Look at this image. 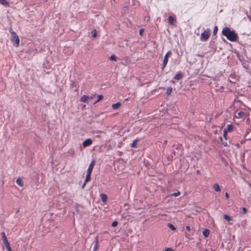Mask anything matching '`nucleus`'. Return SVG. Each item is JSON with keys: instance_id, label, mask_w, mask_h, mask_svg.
I'll list each match as a JSON object with an SVG mask.
<instances>
[{"instance_id": "1", "label": "nucleus", "mask_w": 251, "mask_h": 251, "mask_svg": "<svg viewBox=\"0 0 251 251\" xmlns=\"http://www.w3.org/2000/svg\"><path fill=\"white\" fill-rule=\"evenodd\" d=\"M222 34L223 36L226 37L227 40L231 42L236 41L238 38L237 34L234 30H231L227 26L223 28Z\"/></svg>"}, {"instance_id": "2", "label": "nucleus", "mask_w": 251, "mask_h": 251, "mask_svg": "<svg viewBox=\"0 0 251 251\" xmlns=\"http://www.w3.org/2000/svg\"><path fill=\"white\" fill-rule=\"evenodd\" d=\"M173 153L175 156H181L182 154V145L181 144L174 145Z\"/></svg>"}, {"instance_id": "3", "label": "nucleus", "mask_w": 251, "mask_h": 251, "mask_svg": "<svg viewBox=\"0 0 251 251\" xmlns=\"http://www.w3.org/2000/svg\"><path fill=\"white\" fill-rule=\"evenodd\" d=\"M211 34V30L209 28H207L203 32L201 33L200 39L202 41H206L209 38Z\"/></svg>"}, {"instance_id": "4", "label": "nucleus", "mask_w": 251, "mask_h": 251, "mask_svg": "<svg viewBox=\"0 0 251 251\" xmlns=\"http://www.w3.org/2000/svg\"><path fill=\"white\" fill-rule=\"evenodd\" d=\"M11 40L13 43V45L15 47H17L19 45L20 40L18 36L17 35L15 32H12Z\"/></svg>"}, {"instance_id": "5", "label": "nucleus", "mask_w": 251, "mask_h": 251, "mask_svg": "<svg viewBox=\"0 0 251 251\" xmlns=\"http://www.w3.org/2000/svg\"><path fill=\"white\" fill-rule=\"evenodd\" d=\"M172 54V52L171 50L168 51L166 54L164 56L163 63L161 67V70L162 71H163L164 68L167 65V64L168 61V57L170 56V55Z\"/></svg>"}, {"instance_id": "6", "label": "nucleus", "mask_w": 251, "mask_h": 251, "mask_svg": "<svg viewBox=\"0 0 251 251\" xmlns=\"http://www.w3.org/2000/svg\"><path fill=\"white\" fill-rule=\"evenodd\" d=\"M246 117V113L243 111H240L235 115V117L237 118L245 119Z\"/></svg>"}, {"instance_id": "7", "label": "nucleus", "mask_w": 251, "mask_h": 251, "mask_svg": "<svg viewBox=\"0 0 251 251\" xmlns=\"http://www.w3.org/2000/svg\"><path fill=\"white\" fill-rule=\"evenodd\" d=\"M92 144V140L91 139L88 138V139L85 140L83 142L82 145L85 148V147L90 146V145H91Z\"/></svg>"}, {"instance_id": "8", "label": "nucleus", "mask_w": 251, "mask_h": 251, "mask_svg": "<svg viewBox=\"0 0 251 251\" xmlns=\"http://www.w3.org/2000/svg\"><path fill=\"white\" fill-rule=\"evenodd\" d=\"M183 76L184 74L183 73H179L175 75V76L174 77V79L177 80H179L181 79L183 77Z\"/></svg>"}, {"instance_id": "9", "label": "nucleus", "mask_w": 251, "mask_h": 251, "mask_svg": "<svg viewBox=\"0 0 251 251\" xmlns=\"http://www.w3.org/2000/svg\"><path fill=\"white\" fill-rule=\"evenodd\" d=\"M94 163H95L94 160L92 161V162L90 164V165L88 167V168L87 169V173H92L93 168L94 165Z\"/></svg>"}, {"instance_id": "10", "label": "nucleus", "mask_w": 251, "mask_h": 251, "mask_svg": "<svg viewBox=\"0 0 251 251\" xmlns=\"http://www.w3.org/2000/svg\"><path fill=\"white\" fill-rule=\"evenodd\" d=\"M16 182V183L20 186L23 187L24 185V182H23V180L22 179V178L20 177L18 178L17 179Z\"/></svg>"}, {"instance_id": "11", "label": "nucleus", "mask_w": 251, "mask_h": 251, "mask_svg": "<svg viewBox=\"0 0 251 251\" xmlns=\"http://www.w3.org/2000/svg\"><path fill=\"white\" fill-rule=\"evenodd\" d=\"M4 245V246L5 247L7 251H12L11 248L10 246V243L8 242V241H6V242L3 243Z\"/></svg>"}, {"instance_id": "12", "label": "nucleus", "mask_w": 251, "mask_h": 251, "mask_svg": "<svg viewBox=\"0 0 251 251\" xmlns=\"http://www.w3.org/2000/svg\"><path fill=\"white\" fill-rule=\"evenodd\" d=\"M210 234V230L208 229H204L202 231V234L204 237H208Z\"/></svg>"}, {"instance_id": "13", "label": "nucleus", "mask_w": 251, "mask_h": 251, "mask_svg": "<svg viewBox=\"0 0 251 251\" xmlns=\"http://www.w3.org/2000/svg\"><path fill=\"white\" fill-rule=\"evenodd\" d=\"M233 128V126L232 125H227L226 127L224 128V130L226 131L227 132H231Z\"/></svg>"}, {"instance_id": "14", "label": "nucleus", "mask_w": 251, "mask_h": 251, "mask_svg": "<svg viewBox=\"0 0 251 251\" xmlns=\"http://www.w3.org/2000/svg\"><path fill=\"white\" fill-rule=\"evenodd\" d=\"M100 197L103 202H105L107 201L108 198L106 194H100Z\"/></svg>"}, {"instance_id": "15", "label": "nucleus", "mask_w": 251, "mask_h": 251, "mask_svg": "<svg viewBox=\"0 0 251 251\" xmlns=\"http://www.w3.org/2000/svg\"><path fill=\"white\" fill-rule=\"evenodd\" d=\"M213 188L216 192H220L221 191V188L219 185L217 183H215L213 185Z\"/></svg>"}, {"instance_id": "16", "label": "nucleus", "mask_w": 251, "mask_h": 251, "mask_svg": "<svg viewBox=\"0 0 251 251\" xmlns=\"http://www.w3.org/2000/svg\"><path fill=\"white\" fill-rule=\"evenodd\" d=\"M121 103L120 102H118L116 103H114L112 105V108L113 109H117L120 107L121 106Z\"/></svg>"}, {"instance_id": "17", "label": "nucleus", "mask_w": 251, "mask_h": 251, "mask_svg": "<svg viewBox=\"0 0 251 251\" xmlns=\"http://www.w3.org/2000/svg\"><path fill=\"white\" fill-rule=\"evenodd\" d=\"M140 140V139L139 138H136V139H135L133 142L132 143V144H131V147L132 148H136V144Z\"/></svg>"}, {"instance_id": "18", "label": "nucleus", "mask_w": 251, "mask_h": 251, "mask_svg": "<svg viewBox=\"0 0 251 251\" xmlns=\"http://www.w3.org/2000/svg\"><path fill=\"white\" fill-rule=\"evenodd\" d=\"M175 20V19L173 16H169V17H168L169 23L171 25H174V22Z\"/></svg>"}, {"instance_id": "19", "label": "nucleus", "mask_w": 251, "mask_h": 251, "mask_svg": "<svg viewBox=\"0 0 251 251\" xmlns=\"http://www.w3.org/2000/svg\"><path fill=\"white\" fill-rule=\"evenodd\" d=\"M89 99V97L86 95H83L80 98V101L83 102H87L88 99Z\"/></svg>"}, {"instance_id": "20", "label": "nucleus", "mask_w": 251, "mask_h": 251, "mask_svg": "<svg viewBox=\"0 0 251 251\" xmlns=\"http://www.w3.org/2000/svg\"><path fill=\"white\" fill-rule=\"evenodd\" d=\"M1 237H2V240L3 243L6 242V241H8L7 239V238L6 237L5 233L4 232H2L1 233Z\"/></svg>"}, {"instance_id": "21", "label": "nucleus", "mask_w": 251, "mask_h": 251, "mask_svg": "<svg viewBox=\"0 0 251 251\" xmlns=\"http://www.w3.org/2000/svg\"><path fill=\"white\" fill-rule=\"evenodd\" d=\"M91 175V173H87V175H86V176L85 177V183H87V182H88L90 180Z\"/></svg>"}, {"instance_id": "22", "label": "nucleus", "mask_w": 251, "mask_h": 251, "mask_svg": "<svg viewBox=\"0 0 251 251\" xmlns=\"http://www.w3.org/2000/svg\"><path fill=\"white\" fill-rule=\"evenodd\" d=\"M0 3L4 6H8L9 3L6 0H0Z\"/></svg>"}, {"instance_id": "23", "label": "nucleus", "mask_w": 251, "mask_h": 251, "mask_svg": "<svg viewBox=\"0 0 251 251\" xmlns=\"http://www.w3.org/2000/svg\"><path fill=\"white\" fill-rule=\"evenodd\" d=\"M218 26L217 25H215L213 31V36H215V37H214L215 38H216V34L218 32Z\"/></svg>"}, {"instance_id": "24", "label": "nucleus", "mask_w": 251, "mask_h": 251, "mask_svg": "<svg viewBox=\"0 0 251 251\" xmlns=\"http://www.w3.org/2000/svg\"><path fill=\"white\" fill-rule=\"evenodd\" d=\"M223 217L224 219L226 220L228 222H229L232 220L231 217L227 214H224L223 215Z\"/></svg>"}, {"instance_id": "25", "label": "nucleus", "mask_w": 251, "mask_h": 251, "mask_svg": "<svg viewBox=\"0 0 251 251\" xmlns=\"http://www.w3.org/2000/svg\"><path fill=\"white\" fill-rule=\"evenodd\" d=\"M172 91V88L171 87H168L166 90V94L167 96H170Z\"/></svg>"}, {"instance_id": "26", "label": "nucleus", "mask_w": 251, "mask_h": 251, "mask_svg": "<svg viewBox=\"0 0 251 251\" xmlns=\"http://www.w3.org/2000/svg\"><path fill=\"white\" fill-rule=\"evenodd\" d=\"M168 227H169L172 230L175 231L176 228L175 226L171 223H168L167 225Z\"/></svg>"}, {"instance_id": "27", "label": "nucleus", "mask_w": 251, "mask_h": 251, "mask_svg": "<svg viewBox=\"0 0 251 251\" xmlns=\"http://www.w3.org/2000/svg\"><path fill=\"white\" fill-rule=\"evenodd\" d=\"M91 33H92V36L94 38H95L97 37V30L96 29H94L93 30H92V32H91Z\"/></svg>"}, {"instance_id": "28", "label": "nucleus", "mask_w": 251, "mask_h": 251, "mask_svg": "<svg viewBox=\"0 0 251 251\" xmlns=\"http://www.w3.org/2000/svg\"><path fill=\"white\" fill-rule=\"evenodd\" d=\"M109 59L112 61H117V57L114 54L111 55Z\"/></svg>"}, {"instance_id": "29", "label": "nucleus", "mask_w": 251, "mask_h": 251, "mask_svg": "<svg viewBox=\"0 0 251 251\" xmlns=\"http://www.w3.org/2000/svg\"><path fill=\"white\" fill-rule=\"evenodd\" d=\"M103 95H98V100L96 101V102L94 103V104L98 102H99V101L103 99Z\"/></svg>"}, {"instance_id": "30", "label": "nucleus", "mask_w": 251, "mask_h": 251, "mask_svg": "<svg viewBox=\"0 0 251 251\" xmlns=\"http://www.w3.org/2000/svg\"><path fill=\"white\" fill-rule=\"evenodd\" d=\"M94 243H95V245L99 246V237L98 236L95 237V240L94 241Z\"/></svg>"}, {"instance_id": "31", "label": "nucleus", "mask_w": 251, "mask_h": 251, "mask_svg": "<svg viewBox=\"0 0 251 251\" xmlns=\"http://www.w3.org/2000/svg\"><path fill=\"white\" fill-rule=\"evenodd\" d=\"M180 194V192L179 191H177V192L174 193L172 194H171V196L174 197H177Z\"/></svg>"}, {"instance_id": "32", "label": "nucleus", "mask_w": 251, "mask_h": 251, "mask_svg": "<svg viewBox=\"0 0 251 251\" xmlns=\"http://www.w3.org/2000/svg\"><path fill=\"white\" fill-rule=\"evenodd\" d=\"M118 222L117 221H114L112 223L111 226L112 227H116L117 226Z\"/></svg>"}, {"instance_id": "33", "label": "nucleus", "mask_w": 251, "mask_h": 251, "mask_svg": "<svg viewBox=\"0 0 251 251\" xmlns=\"http://www.w3.org/2000/svg\"><path fill=\"white\" fill-rule=\"evenodd\" d=\"M227 132L225 130H223V136L226 140L227 139Z\"/></svg>"}, {"instance_id": "34", "label": "nucleus", "mask_w": 251, "mask_h": 251, "mask_svg": "<svg viewBox=\"0 0 251 251\" xmlns=\"http://www.w3.org/2000/svg\"><path fill=\"white\" fill-rule=\"evenodd\" d=\"M220 139H221V141L222 142V144L223 145H224V147H227L228 146V144H227V143L226 142H223V140H222V139L221 137H220Z\"/></svg>"}, {"instance_id": "35", "label": "nucleus", "mask_w": 251, "mask_h": 251, "mask_svg": "<svg viewBox=\"0 0 251 251\" xmlns=\"http://www.w3.org/2000/svg\"><path fill=\"white\" fill-rule=\"evenodd\" d=\"M144 29L143 28H141L139 30V34L140 35L142 36L143 35V32H144Z\"/></svg>"}, {"instance_id": "36", "label": "nucleus", "mask_w": 251, "mask_h": 251, "mask_svg": "<svg viewBox=\"0 0 251 251\" xmlns=\"http://www.w3.org/2000/svg\"><path fill=\"white\" fill-rule=\"evenodd\" d=\"M242 211H243L244 214H245L247 211V209L246 207H243Z\"/></svg>"}, {"instance_id": "37", "label": "nucleus", "mask_w": 251, "mask_h": 251, "mask_svg": "<svg viewBox=\"0 0 251 251\" xmlns=\"http://www.w3.org/2000/svg\"><path fill=\"white\" fill-rule=\"evenodd\" d=\"M235 76V75L234 74H231L229 76V78H232L233 79H234V76Z\"/></svg>"}, {"instance_id": "38", "label": "nucleus", "mask_w": 251, "mask_h": 251, "mask_svg": "<svg viewBox=\"0 0 251 251\" xmlns=\"http://www.w3.org/2000/svg\"><path fill=\"white\" fill-rule=\"evenodd\" d=\"M150 17L149 16H146L144 18V21H149V20H150Z\"/></svg>"}, {"instance_id": "39", "label": "nucleus", "mask_w": 251, "mask_h": 251, "mask_svg": "<svg viewBox=\"0 0 251 251\" xmlns=\"http://www.w3.org/2000/svg\"><path fill=\"white\" fill-rule=\"evenodd\" d=\"M99 248V246L94 245L93 250L97 251Z\"/></svg>"}, {"instance_id": "40", "label": "nucleus", "mask_w": 251, "mask_h": 251, "mask_svg": "<svg viewBox=\"0 0 251 251\" xmlns=\"http://www.w3.org/2000/svg\"><path fill=\"white\" fill-rule=\"evenodd\" d=\"M172 249L170 248H167L165 249V251H172Z\"/></svg>"}, {"instance_id": "41", "label": "nucleus", "mask_w": 251, "mask_h": 251, "mask_svg": "<svg viewBox=\"0 0 251 251\" xmlns=\"http://www.w3.org/2000/svg\"><path fill=\"white\" fill-rule=\"evenodd\" d=\"M186 229L188 231H190L191 230V228L189 226H186Z\"/></svg>"}, {"instance_id": "42", "label": "nucleus", "mask_w": 251, "mask_h": 251, "mask_svg": "<svg viewBox=\"0 0 251 251\" xmlns=\"http://www.w3.org/2000/svg\"><path fill=\"white\" fill-rule=\"evenodd\" d=\"M9 31L11 33V35H12V32H14L12 30V28L11 27L9 28Z\"/></svg>"}, {"instance_id": "43", "label": "nucleus", "mask_w": 251, "mask_h": 251, "mask_svg": "<svg viewBox=\"0 0 251 251\" xmlns=\"http://www.w3.org/2000/svg\"><path fill=\"white\" fill-rule=\"evenodd\" d=\"M225 196H226V199H228L229 198L228 194L227 193H226Z\"/></svg>"}, {"instance_id": "44", "label": "nucleus", "mask_w": 251, "mask_h": 251, "mask_svg": "<svg viewBox=\"0 0 251 251\" xmlns=\"http://www.w3.org/2000/svg\"><path fill=\"white\" fill-rule=\"evenodd\" d=\"M251 129H250L249 128H248L247 129V130H246L247 133H248L249 132H250V131H251Z\"/></svg>"}, {"instance_id": "45", "label": "nucleus", "mask_w": 251, "mask_h": 251, "mask_svg": "<svg viewBox=\"0 0 251 251\" xmlns=\"http://www.w3.org/2000/svg\"><path fill=\"white\" fill-rule=\"evenodd\" d=\"M123 152L122 151H119V155L122 156L123 155Z\"/></svg>"}, {"instance_id": "46", "label": "nucleus", "mask_w": 251, "mask_h": 251, "mask_svg": "<svg viewBox=\"0 0 251 251\" xmlns=\"http://www.w3.org/2000/svg\"><path fill=\"white\" fill-rule=\"evenodd\" d=\"M86 183H85V181H84V183H83V185H82V188H83L84 187V186H85V185H86Z\"/></svg>"}, {"instance_id": "47", "label": "nucleus", "mask_w": 251, "mask_h": 251, "mask_svg": "<svg viewBox=\"0 0 251 251\" xmlns=\"http://www.w3.org/2000/svg\"><path fill=\"white\" fill-rule=\"evenodd\" d=\"M198 56L200 57H203V55L201 54H199Z\"/></svg>"}, {"instance_id": "48", "label": "nucleus", "mask_w": 251, "mask_h": 251, "mask_svg": "<svg viewBox=\"0 0 251 251\" xmlns=\"http://www.w3.org/2000/svg\"><path fill=\"white\" fill-rule=\"evenodd\" d=\"M230 82L234 83V82L233 80H231L230 79L229 80Z\"/></svg>"}, {"instance_id": "49", "label": "nucleus", "mask_w": 251, "mask_h": 251, "mask_svg": "<svg viewBox=\"0 0 251 251\" xmlns=\"http://www.w3.org/2000/svg\"><path fill=\"white\" fill-rule=\"evenodd\" d=\"M197 174H199V173H200V171H199V170H198V171H197Z\"/></svg>"}, {"instance_id": "50", "label": "nucleus", "mask_w": 251, "mask_h": 251, "mask_svg": "<svg viewBox=\"0 0 251 251\" xmlns=\"http://www.w3.org/2000/svg\"><path fill=\"white\" fill-rule=\"evenodd\" d=\"M172 82L175 83V81L174 80H172Z\"/></svg>"}, {"instance_id": "51", "label": "nucleus", "mask_w": 251, "mask_h": 251, "mask_svg": "<svg viewBox=\"0 0 251 251\" xmlns=\"http://www.w3.org/2000/svg\"><path fill=\"white\" fill-rule=\"evenodd\" d=\"M19 212V210H18L17 211V213H18V212Z\"/></svg>"}, {"instance_id": "52", "label": "nucleus", "mask_w": 251, "mask_h": 251, "mask_svg": "<svg viewBox=\"0 0 251 251\" xmlns=\"http://www.w3.org/2000/svg\"><path fill=\"white\" fill-rule=\"evenodd\" d=\"M85 107V105H84L83 106V108H84V107Z\"/></svg>"}, {"instance_id": "53", "label": "nucleus", "mask_w": 251, "mask_h": 251, "mask_svg": "<svg viewBox=\"0 0 251 251\" xmlns=\"http://www.w3.org/2000/svg\"><path fill=\"white\" fill-rule=\"evenodd\" d=\"M98 132V133H100V132H101V131H99Z\"/></svg>"}, {"instance_id": "54", "label": "nucleus", "mask_w": 251, "mask_h": 251, "mask_svg": "<svg viewBox=\"0 0 251 251\" xmlns=\"http://www.w3.org/2000/svg\"><path fill=\"white\" fill-rule=\"evenodd\" d=\"M93 251H96V250H93Z\"/></svg>"}]
</instances>
